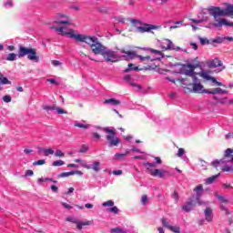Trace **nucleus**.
I'll return each mask as SVG.
<instances>
[{
    "mask_svg": "<svg viewBox=\"0 0 233 233\" xmlns=\"http://www.w3.org/2000/svg\"><path fill=\"white\" fill-rule=\"evenodd\" d=\"M209 12V15H212L214 17L216 23L213 24V26H216V28H220L223 26H233V22L230 23L227 21V19H218V17H225L226 15H228L229 17L233 16V5H228L226 9H221V7H216L212 6L208 9Z\"/></svg>",
    "mask_w": 233,
    "mask_h": 233,
    "instance_id": "1",
    "label": "nucleus"
},
{
    "mask_svg": "<svg viewBox=\"0 0 233 233\" xmlns=\"http://www.w3.org/2000/svg\"><path fill=\"white\" fill-rule=\"evenodd\" d=\"M58 32L62 33V35H68L71 39L76 41V43H86L88 45L94 54L95 48H97L98 45H103L99 42V39L96 36H88L83 34H74V30L70 29L68 32H64L63 28H57Z\"/></svg>",
    "mask_w": 233,
    "mask_h": 233,
    "instance_id": "2",
    "label": "nucleus"
},
{
    "mask_svg": "<svg viewBox=\"0 0 233 233\" xmlns=\"http://www.w3.org/2000/svg\"><path fill=\"white\" fill-rule=\"evenodd\" d=\"M95 56H102L106 63H117L119 61V56L114 51L105 47V46L98 45L96 48L94 49Z\"/></svg>",
    "mask_w": 233,
    "mask_h": 233,
    "instance_id": "3",
    "label": "nucleus"
},
{
    "mask_svg": "<svg viewBox=\"0 0 233 233\" xmlns=\"http://www.w3.org/2000/svg\"><path fill=\"white\" fill-rule=\"evenodd\" d=\"M128 21H130V23H132L133 26H136V25H142V26H137L136 28L137 32L138 34H154L152 32V30H161L162 26L161 25H152V24H147V23H142L141 21L137 20V19H128Z\"/></svg>",
    "mask_w": 233,
    "mask_h": 233,
    "instance_id": "4",
    "label": "nucleus"
},
{
    "mask_svg": "<svg viewBox=\"0 0 233 233\" xmlns=\"http://www.w3.org/2000/svg\"><path fill=\"white\" fill-rule=\"evenodd\" d=\"M25 56H27V59H29V61H35V63H39V56H37L36 48L19 46L18 57H25Z\"/></svg>",
    "mask_w": 233,
    "mask_h": 233,
    "instance_id": "5",
    "label": "nucleus"
},
{
    "mask_svg": "<svg viewBox=\"0 0 233 233\" xmlns=\"http://www.w3.org/2000/svg\"><path fill=\"white\" fill-rule=\"evenodd\" d=\"M186 81H187V78L179 79V83H181V85H184L185 86H193V92L195 94H205V90L207 89H203V85L199 83V79H198V77L193 76V84L186 83Z\"/></svg>",
    "mask_w": 233,
    "mask_h": 233,
    "instance_id": "6",
    "label": "nucleus"
},
{
    "mask_svg": "<svg viewBox=\"0 0 233 233\" xmlns=\"http://www.w3.org/2000/svg\"><path fill=\"white\" fill-rule=\"evenodd\" d=\"M103 130L106 134H107L106 136V139L107 140L109 147H118L119 144L121 143V139L116 137V129L104 127Z\"/></svg>",
    "mask_w": 233,
    "mask_h": 233,
    "instance_id": "7",
    "label": "nucleus"
},
{
    "mask_svg": "<svg viewBox=\"0 0 233 233\" xmlns=\"http://www.w3.org/2000/svg\"><path fill=\"white\" fill-rule=\"evenodd\" d=\"M144 166L147 168V173L150 174V176H153V177H164L165 171L161 169H156V164L155 163H145Z\"/></svg>",
    "mask_w": 233,
    "mask_h": 233,
    "instance_id": "8",
    "label": "nucleus"
},
{
    "mask_svg": "<svg viewBox=\"0 0 233 233\" xmlns=\"http://www.w3.org/2000/svg\"><path fill=\"white\" fill-rule=\"evenodd\" d=\"M194 192H196V204L201 206L205 205V202L201 200V196H203V185L197 186L194 189Z\"/></svg>",
    "mask_w": 233,
    "mask_h": 233,
    "instance_id": "9",
    "label": "nucleus"
},
{
    "mask_svg": "<svg viewBox=\"0 0 233 233\" xmlns=\"http://www.w3.org/2000/svg\"><path fill=\"white\" fill-rule=\"evenodd\" d=\"M194 70H196V66L187 64L184 66L182 69V74H185V76H188L189 77L194 78L195 77L194 75L196 74Z\"/></svg>",
    "mask_w": 233,
    "mask_h": 233,
    "instance_id": "10",
    "label": "nucleus"
},
{
    "mask_svg": "<svg viewBox=\"0 0 233 233\" xmlns=\"http://www.w3.org/2000/svg\"><path fill=\"white\" fill-rule=\"evenodd\" d=\"M66 220L70 221L71 223H75L76 225V228H78V230H83V227H88V226L92 225V222H90V221L81 222L73 218H66Z\"/></svg>",
    "mask_w": 233,
    "mask_h": 233,
    "instance_id": "11",
    "label": "nucleus"
},
{
    "mask_svg": "<svg viewBox=\"0 0 233 233\" xmlns=\"http://www.w3.org/2000/svg\"><path fill=\"white\" fill-rule=\"evenodd\" d=\"M199 76H201V77H203V79H206L207 81H212V83H215L217 86H225L223 83L218 82L214 76H211L207 72L199 73Z\"/></svg>",
    "mask_w": 233,
    "mask_h": 233,
    "instance_id": "12",
    "label": "nucleus"
},
{
    "mask_svg": "<svg viewBox=\"0 0 233 233\" xmlns=\"http://www.w3.org/2000/svg\"><path fill=\"white\" fill-rule=\"evenodd\" d=\"M194 207H196V200H194V198H190L185 205L182 206V210H184V212H190Z\"/></svg>",
    "mask_w": 233,
    "mask_h": 233,
    "instance_id": "13",
    "label": "nucleus"
},
{
    "mask_svg": "<svg viewBox=\"0 0 233 233\" xmlns=\"http://www.w3.org/2000/svg\"><path fill=\"white\" fill-rule=\"evenodd\" d=\"M204 216H205V219H206V221H208V223H212V219H214L212 208H210V207L206 208L204 210Z\"/></svg>",
    "mask_w": 233,
    "mask_h": 233,
    "instance_id": "14",
    "label": "nucleus"
},
{
    "mask_svg": "<svg viewBox=\"0 0 233 233\" xmlns=\"http://www.w3.org/2000/svg\"><path fill=\"white\" fill-rule=\"evenodd\" d=\"M205 94H211L212 96H216V94H228V91L221 89V87L214 88L213 90H204Z\"/></svg>",
    "mask_w": 233,
    "mask_h": 233,
    "instance_id": "15",
    "label": "nucleus"
},
{
    "mask_svg": "<svg viewBox=\"0 0 233 233\" xmlns=\"http://www.w3.org/2000/svg\"><path fill=\"white\" fill-rule=\"evenodd\" d=\"M208 66L209 68H218V66H223V62H221V60L219 59L215 58L208 62Z\"/></svg>",
    "mask_w": 233,
    "mask_h": 233,
    "instance_id": "16",
    "label": "nucleus"
},
{
    "mask_svg": "<svg viewBox=\"0 0 233 233\" xmlns=\"http://www.w3.org/2000/svg\"><path fill=\"white\" fill-rule=\"evenodd\" d=\"M164 45H166V50H175L176 46L172 41L166 39Z\"/></svg>",
    "mask_w": 233,
    "mask_h": 233,
    "instance_id": "17",
    "label": "nucleus"
},
{
    "mask_svg": "<svg viewBox=\"0 0 233 233\" xmlns=\"http://www.w3.org/2000/svg\"><path fill=\"white\" fill-rule=\"evenodd\" d=\"M105 104L106 105L111 104V105H114V106H117V105H121V102L117 99H115V98H109V99L105 100Z\"/></svg>",
    "mask_w": 233,
    "mask_h": 233,
    "instance_id": "18",
    "label": "nucleus"
},
{
    "mask_svg": "<svg viewBox=\"0 0 233 233\" xmlns=\"http://www.w3.org/2000/svg\"><path fill=\"white\" fill-rule=\"evenodd\" d=\"M219 174H217L215 176L209 177L206 179V185H212V183H214V181H216V179H218V177H219Z\"/></svg>",
    "mask_w": 233,
    "mask_h": 233,
    "instance_id": "19",
    "label": "nucleus"
},
{
    "mask_svg": "<svg viewBox=\"0 0 233 233\" xmlns=\"http://www.w3.org/2000/svg\"><path fill=\"white\" fill-rule=\"evenodd\" d=\"M0 85H12V82L5 77L3 74H0Z\"/></svg>",
    "mask_w": 233,
    "mask_h": 233,
    "instance_id": "20",
    "label": "nucleus"
},
{
    "mask_svg": "<svg viewBox=\"0 0 233 233\" xmlns=\"http://www.w3.org/2000/svg\"><path fill=\"white\" fill-rule=\"evenodd\" d=\"M100 165H101V163H99V161L93 162V167H92L93 170L95 172H99V170H101Z\"/></svg>",
    "mask_w": 233,
    "mask_h": 233,
    "instance_id": "21",
    "label": "nucleus"
},
{
    "mask_svg": "<svg viewBox=\"0 0 233 233\" xmlns=\"http://www.w3.org/2000/svg\"><path fill=\"white\" fill-rule=\"evenodd\" d=\"M215 196L216 198H218V201H220V203H228V199L225 198V197L218 195V192H215Z\"/></svg>",
    "mask_w": 233,
    "mask_h": 233,
    "instance_id": "22",
    "label": "nucleus"
},
{
    "mask_svg": "<svg viewBox=\"0 0 233 233\" xmlns=\"http://www.w3.org/2000/svg\"><path fill=\"white\" fill-rule=\"evenodd\" d=\"M111 233H127V230L119 228V227H116V228H111Z\"/></svg>",
    "mask_w": 233,
    "mask_h": 233,
    "instance_id": "23",
    "label": "nucleus"
},
{
    "mask_svg": "<svg viewBox=\"0 0 233 233\" xmlns=\"http://www.w3.org/2000/svg\"><path fill=\"white\" fill-rule=\"evenodd\" d=\"M76 174V172H63L61 174L58 175V177H68L70 176H74Z\"/></svg>",
    "mask_w": 233,
    "mask_h": 233,
    "instance_id": "24",
    "label": "nucleus"
},
{
    "mask_svg": "<svg viewBox=\"0 0 233 233\" xmlns=\"http://www.w3.org/2000/svg\"><path fill=\"white\" fill-rule=\"evenodd\" d=\"M130 70H135V72L139 71V67L134 66V64H128V67L125 70V72H130Z\"/></svg>",
    "mask_w": 233,
    "mask_h": 233,
    "instance_id": "25",
    "label": "nucleus"
},
{
    "mask_svg": "<svg viewBox=\"0 0 233 233\" xmlns=\"http://www.w3.org/2000/svg\"><path fill=\"white\" fill-rule=\"evenodd\" d=\"M17 55L15 53H10L7 55L6 61H15Z\"/></svg>",
    "mask_w": 233,
    "mask_h": 233,
    "instance_id": "26",
    "label": "nucleus"
},
{
    "mask_svg": "<svg viewBox=\"0 0 233 233\" xmlns=\"http://www.w3.org/2000/svg\"><path fill=\"white\" fill-rule=\"evenodd\" d=\"M171 198L173 199H175V203H178L179 202V193H177V191H174L172 194H171Z\"/></svg>",
    "mask_w": 233,
    "mask_h": 233,
    "instance_id": "27",
    "label": "nucleus"
},
{
    "mask_svg": "<svg viewBox=\"0 0 233 233\" xmlns=\"http://www.w3.org/2000/svg\"><path fill=\"white\" fill-rule=\"evenodd\" d=\"M137 57H139L140 58V61L142 62H145V61H154V59H152L150 57V56H137Z\"/></svg>",
    "mask_w": 233,
    "mask_h": 233,
    "instance_id": "28",
    "label": "nucleus"
},
{
    "mask_svg": "<svg viewBox=\"0 0 233 233\" xmlns=\"http://www.w3.org/2000/svg\"><path fill=\"white\" fill-rule=\"evenodd\" d=\"M169 230H171V232H174V233H180L181 228H179L177 226H171V227H169Z\"/></svg>",
    "mask_w": 233,
    "mask_h": 233,
    "instance_id": "29",
    "label": "nucleus"
},
{
    "mask_svg": "<svg viewBox=\"0 0 233 233\" xmlns=\"http://www.w3.org/2000/svg\"><path fill=\"white\" fill-rule=\"evenodd\" d=\"M222 172H233V167L226 165L221 168Z\"/></svg>",
    "mask_w": 233,
    "mask_h": 233,
    "instance_id": "30",
    "label": "nucleus"
},
{
    "mask_svg": "<svg viewBox=\"0 0 233 233\" xmlns=\"http://www.w3.org/2000/svg\"><path fill=\"white\" fill-rule=\"evenodd\" d=\"M54 154V149L52 148H46V150H44V156H46V157H48V156H53Z\"/></svg>",
    "mask_w": 233,
    "mask_h": 233,
    "instance_id": "31",
    "label": "nucleus"
},
{
    "mask_svg": "<svg viewBox=\"0 0 233 233\" xmlns=\"http://www.w3.org/2000/svg\"><path fill=\"white\" fill-rule=\"evenodd\" d=\"M126 156H128V151H127V152L124 153V154L116 153V154L115 155V157H116V159H123V157H126Z\"/></svg>",
    "mask_w": 233,
    "mask_h": 233,
    "instance_id": "32",
    "label": "nucleus"
},
{
    "mask_svg": "<svg viewBox=\"0 0 233 233\" xmlns=\"http://www.w3.org/2000/svg\"><path fill=\"white\" fill-rule=\"evenodd\" d=\"M107 212H112L113 214H119V208H117V207L116 206H113V208L107 209Z\"/></svg>",
    "mask_w": 233,
    "mask_h": 233,
    "instance_id": "33",
    "label": "nucleus"
},
{
    "mask_svg": "<svg viewBox=\"0 0 233 233\" xmlns=\"http://www.w3.org/2000/svg\"><path fill=\"white\" fill-rule=\"evenodd\" d=\"M65 165V161L63 160H56L53 162V167H63Z\"/></svg>",
    "mask_w": 233,
    "mask_h": 233,
    "instance_id": "34",
    "label": "nucleus"
},
{
    "mask_svg": "<svg viewBox=\"0 0 233 233\" xmlns=\"http://www.w3.org/2000/svg\"><path fill=\"white\" fill-rule=\"evenodd\" d=\"M46 163V161L45 159H40V160L35 161L33 165L34 167H37V166L45 165Z\"/></svg>",
    "mask_w": 233,
    "mask_h": 233,
    "instance_id": "35",
    "label": "nucleus"
},
{
    "mask_svg": "<svg viewBox=\"0 0 233 233\" xmlns=\"http://www.w3.org/2000/svg\"><path fill=\"white\" fill-rule=\"evenodd\" d=\"M199 41L201 45H210V40L208 38L199 37Z\"/></svg>",
    "mask_w": 233,
    "mask_h": 233,
    "instance_id": "36",
    "label": "nucleus"
},
{
    "mask_svg": "<svg viewBox=\"0 0 233 233\" xmlns=\"http://www.w3.org/2000/svg\"><path fill=\"white\" fill-rule=\"evenodd\" d=\"M142 205H147L148 203V197L147 195H143L141 198Z\"/></svg>",
    "mask_w": 233,
    "mask_h": 233,
    "instance_id": "37",
    "label": "nucleus"
},
{
    "mask_svg": "<svg viewBox=\"0 0 233 233\" xmlns=\"http://www.w3.org/2000/svg\"><path fill=\"white\" fill-rule=\"evenodd\" d=\"M3 101L5 103H11L12 102V96H10L9 95H5L3 97Z\"/></svg>",
    "mask_w": 233,
    "mask_h": 233,
    "instance_id": "38",
    "label": "nucleus"
},
{
    "mask_svg": "<svg viewBox=\"0 0 233 233\" xmlns=\"http://www.w3.org/2000/svg\"><path fill=\"white\" fill-rule=\"evenodd\" d=\"M75 127H77L78 128H84L85 130H86V128H88V127H90V125H85V124H75Z\"/></svg>",
    "mask_w": 233,
    "mask_h": 233,
    "instance_id": "39",
    "label": "nucleus"
},
{
    "mask_svg": "<svg viewBox=\"0 0 233 233\" xmlns=\"http://www.w3.org/2000/svg\"><path fill=\"white\" fill-rule=\"evenodd\" d=\"M113 206H114V201H112V200H108L102 204V207H113Z\"/></svg>",
    "mask_w": 233,
    "mask_h": 233,
    "instance_id": "40",
    "label": "nucleus"
},
{
    "mask_svg": "<svg viewBox=\"0 0 233 233\" xmlns=\"http://www.w3.org/2000/svg\"><path fill=\"white\" fill-rule=\"evenodd\" d=\"M56 157H63L65 156V153L63 151L57 149L55 153Z\"/></svg>",
    "mask_w": 233,
    "mask_h": 233,
    "instance_id": "41",
    "label": "nucleus"
},
{
    "mask_svg": "<svg viewBox=\"0 0 233 233\" xmlns=\"http://www.w3.org/2000/svg\"><path fill=\"white\" fill-rule=\"evenodd\" d=\"M221 163H225V160H223V159L215 160V161L212 162V165H213L216 168H218V165H219V164H221Z\"/></svg>",
    "mask_w": 233,
    "mask_h": 233,
    "instance_id": "42",
    "label": "nucleus"
},
{
    "mask_svg": "<svg viewBox=\"0 0 233 233\" xmlns=\"http://www.w3.org/2000/svg\"><path fill=\"white\" fill-rule=\"evenodd\" d=\"M85 152H88V147L83 145L79 150L80 154H85Z\"/></svg>",
    "mask_w": 233,
    "mask_h": 233,
    "instance_id": "43",
    "label": "nucleus"
},
{
    "mask_svg": "<svg viewBox=\"0 0 233 233\" xmlns=\"http://www.w3.org/2000/svg\"><path fill=\"white\" fill-rule=\"evenodd\" d=\"M122 54H127V56H136V52L134 51H126L125 49H122Z\"/></svg>",
    "mask_w": 233,
    "mask_h": 233,
    "instance_id": "44",
    "label": "nucleus"
},
{
    "mask_svg": "<svg viewBox=\"0 0 233 233\" xmlns=\"http://www.w3.org/2000/svg\"><path fill=\"white\" fill-rule=\"evenodd\" d=\"M56 114H68V112L65 111V109L61 107H56Z\"/></svg>",
    "mask_w": 233,
    "mask_h": 233,
    "instance_id": "45",
    "label": "nucleus"
},
{
    "mask_svg": "<svg viewBox=\"0 0 233 233\" xmlns=\"http://www.w3.org/2000/svg\"><path fill=\"white\" fill-rule=\"evenodd\" d=\"M32 176H34V171L32 169H28L25 174V177H29Z\"/></svg>",
    "mask_w": 233,
    "mask_h": 233,
    "instance_id": "46",
    "label": "nucleus"
},
{
    "mask_svg": "<svg viewBox=\"0 0 233 233\" xmlns=\"http://www.w3.org/2000/svg\"><path fill=\"white\" fill-rule=\"evenodd\" d=\"M55 24L56 25H70V22L60 20V21H55Z\"/></svg>",
    "mask_w": 233,
    "mask_h": 233,
    "instance_id": "47",
    "label": "nucleus"
},
{
    "mask_svg": "<svg viewBox=\"0 0 233 233\" xmlns=\"http://www.w3.org/2000/svg\"><path fill=\"white\" fill-rule=\"evenodd\" d=\"M183 154H185V149L179 148L177 156V157H183Z\"/></svg>",
    "mask_w": 233,
    "mask_h": 233,
    "instance_id": "48",
    "label": "nucleus"
},
{
    "mask_svg": "<svg viewBox=\"0 0 233 233\" xmlns=\"http://www.w3.org/2000/svg\"><path fill=\"white\" fill-rule=\"evenodd\" d=\"M56 108H57V106H44V110H56Z\"/></svg>",
    "mask_w": 233,
    "mask_h": 233,
    "instance_id": "49",
    "label": "nucleus"
},
{
    "mask_svg": "<svg viewBox=\"0 0 233 233\" xmlns=\"http://www.w3.org/2000/svg\"><path fill=\"white\" fill-rule=\"evenodd\" d=\"M211 43H218V45H221V43H223V38L218 37L217 39H213L211 40Z\"/></svg>",
    "mask_w": 233,
    "mask_h": 233,
    "instance_id": "50",
    "label": "nucleus"
},
{
    "mask_svg": "<svg viewBox=\"0 0 233 233\" xmlns=\"http://www.w3.org/2000/svg\"><path fill=\"white\" fill-rule=\"evenodd\" d=\"M149 52H151V54H157V56H161V51L159 50L149 48Z\"/></svg>",
    "mask_w": 233,
    "mask_h": 233,
    "instance_id": "51",
    "label": "nucleus"
},
{
    "mask_svg": "<svg viewBox=\"0 0 233 233\" xmlns=\"http://www.w3.org/2000/svg\"><path fill=\"white\" fill-rule=\"evenodd\" d=\"M78 54L80 56H84L85 57H88V59H90V61H96L94 58L88 56L86 54H85L83 51H79Z\"/></svg>",
    "mask_w": 233,
    "mask_h": 233,
    "instance_id": "52",
    "label": "nucleus"
},
{
    "mask_svg": "<svg viewBox=\"0 0 233 233\" xmlns=\"http://www.w3.org/2000/svg\"><path fill=\"white\" fill-rule=\"evenodd\" d=\"M52 65L54 66H61V62L60 61H58V60H53L52 61Z\"/></svg>",
    "mask_w": 233,
    "mask_h": 233,
    "instance_id": "53",
    "label": "nucleus"
},
{
    "mask_svg": "<svg viewBox=\"0 0 233 233\" xmlns=\"http://www.w3.org/2000/svg\"><path fill=\"white\" fill-rule=\"evenodd\" d=\"M189 21H191L192 23H195V24H201L203 23V20L202 19H193V18H190Z\"/></svg>",
    "mask_w": 233,
    "mask_h": 233,
    "instance_id": "54",
    "label": "nucleus"
},
{
    "mask_svg": "<svg viewBox=\"0 0 233 233\" xmlns=\"http://www.w3.org/2000/svg\"><path fill=\"white\" fill-rule=\"evenodd\" d=\"M162 225H164L167 228L169 229L170 225H168V222H167V219L162 218Z\"/></svg>",
    "mask_w": 233,
    "mask_h": 233,
    "instance_id": "55",
    "label": "nucleus"
},
{
    "mask_svg": "<svg viewBox=\"0 0 233 233\" xmlns=\"http://www.w3.org/2000/svg\"><path fill=\"white\" fill-rule=\"evenodd\" d=\"M114 176H121L123 174V170H115L113 171Z\"/></svg>",
    "mask_w": 233,
    "mask_h": 233,
    "instance_id": "56",
    "label": "nucleus"
},
{
    "mask_svg": "<svg viewBox=\"0 0 233 233\" xmlns=\"http://www.w3.org/2000/svg\"><path fill=\"white\" fill-rule=\"evenodd\" d=\"M189 45H190V46H192L193 50H198V44L191 42Z\"/></svg>",
    "mask_w": 233,
    "mask_h": 233,
    "instance_id": "57",
    "label": "nucleus"
},
{
    "mask_svg": "<svg viewBox=\"0 0 233 233\" xmlns=\"http://www.w3.org/2000/svg\"><path fill=\"white\" fill-rule=\"evenodd\" d=\"M62 206L64 208H66L67 210H70L72 208V206H70V205H68V204H66L65 202H62Z\"/></svg>",
    "mask_w": 233,
    "mask_h": 233,
    "instance_id": "58",
    "label": "nucleus"
},
{
    "mask_svg": "<svg viewBox=\"0 0 233 233\" xmlns=\"http://www.w3.org/2000/svg\"><path fill=\"white\" fill-rule=\"evenodd\" d=\"M46 181H50V178H44V177L38 178V183H45Z\"/></svg>",
    "mask_w": 233,
    "mask_h": 233,
    "instance_id": "59",
    "label": "nucleus"
},
{
    "mask_svg": "<svg viewBox=\"0 0 233 233\" xmlns=\"http://www.w3.org/2000/svg\"><path fill=\"white\" fill-rule=\"evenodd\" d=\"M5 6H14V2L12 0H8L5 4Z\"/></svg>",
    "mask_w": 233,
    "mask_h": 233,
    "instance_id": "60",
    "label": "nucleus"
},
{
    "mask_svg": "<svg viewBox=\"0 0 233 233\" xmlns=\"http://www.w3.org/2000/svg\"><path fill=\"white\" fill-rule=\"evenodd\" d=\"M51 190H52L53 192H57V191L59 190V187H57L55 186V185H52V186H51Z\"/></svg>",
    "mask_w": 233,
    "mask_h": 233,
    "instance_id": "61",
    "label": "nucleus"
},
{
    "mask_svg": "<svg viewBox=\"0 0 233 233\" xmlns=\"http://www.w3.org/2000/svg\"><path fill=\"white\" fill-rule=\"evenodd\" d=\"M124 79L125 81H127V83H130L132 80H131V77H130V75H127L126 76H124Z\"/></svg>",
    "mask_w": 233,
    "mask_h": 233,
    "instance_id": "62",
    "label": "nucleus"
},
{
    "mask_svg": "<svg viewBox=\"0 0 233 233\" xmlns=\"http://www.w3.org/2000/svg\"><path fill=\"white\" fill-rule=\"evenodd\" d=\"M220 208L225 211L226 214H230V211L225 208V206H220Z\"/></svg>",
    "mask_w": 233,
    "mask_h": 233,
    "instance_id": "63",
    "label": "nucleus"
},
{
    "mask_svg": "<svg viewBox=\"0 0 233 233\" xmlns=\"http://www.w3.org/2000/svg\"><path fill=\"white\" fill-rule=\"evenodd\" d=\"M129 85H130L131 86H137V88L141 89V86L137 85V84L134 83L133 81L129 82Z\"/></svg>",
    "mask_w": 233,
    "mask_h": 233,
    "instance_id": "64",
    "label": "nucleus"
}]
</instances>
